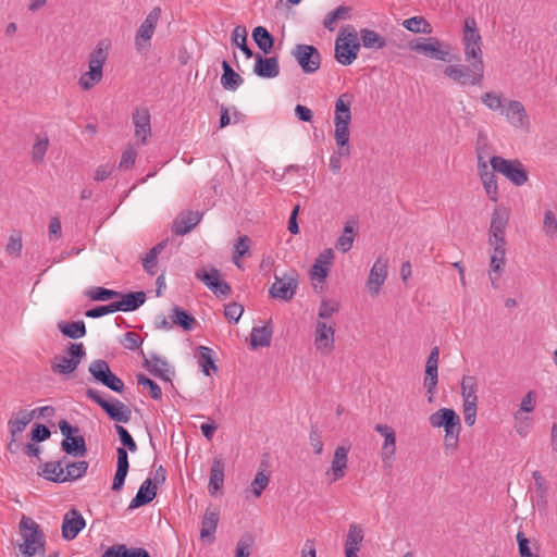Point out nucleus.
<instances>
[{
  "mask_svg": "<svg viewBox=\"0 0 557 557\" xmlns=\"http://www.w3.org/2000/svg\"><path fill=\"white\" fill-rule=\"evenodd\" d=\"M136 158H137L136 149L133 146L126 147L121 156L119 169L122 171L132 169L135 164Z\"/></svg>",
  "mask_w": 557,
  "mask_h": 557,
  "instance_id": "62",
  "label": "nucleus"
},
{
  "mask_svg": "<svg viewBox=\"0 0 557 557\" xmlns=\"http://www.w3.org/2000/svg\"><path fill=\"white\" fill-rule=\"evenodd\" d=\"M355 236H356L355 222L354 221L346 222L342 234L339 235V237L336 240V244H335L336 249L344 253L348 252L352 248V245L355 242Z\"/></svg>",
  "mask_w": 557,
  "mask_h": 557,
  "instance_id": "43",
  "label": "nucleus"
},
{
  "mask_svg": "<svg viewBox=\"0 0 557 557\" xmlns=\"http://www.w3.org/2000/svg\"><path fill=\"white\" fill-rule=\"evenodd\" d=\"M505 100L502 94L496 91H486L481 95V102L491 111L502 112Z\"/></svg>",
  "mask_w": 557,
  "mask_h": 557,
  "instance_id": "54",
  "label": "nucleus"
},
{
  "mask_svg": "<svg viewBox=\"0 0 557 557\" xmlns=\"http://www.w3.org/2000/svg\"><path fill=\"white\" fill-rule=\"evenodd\" d=\"M225 463L221 457L213 458L210 469V476L208 483V492L211 496L216 495L224 484Z\"/></svg>",
  "mask_w": 557,
  "mask_h": 557,
  "instance_id": "30",
  "label": "nucleus"
},
{
  "mask_svg": "<svg viewBox=\"0 0 557 557\" xmlns=\"http://www.w3.org/2000/svg\"><path fill=\"white\" fill-rule=\"evenodd\" d=\"M500 114L513 128L529 131L530 119L523 103L519 100H505Z\"/></svg>",
  "mask_w": 557,
  "mask_h": 557,
  "instance_id": "18",
  "label": "nucleus"
},
{
  "mask_svg": "<svg viewBox=\"0 0 557 557\" xmlns=\"http://www.w3.org/2000/svg\"><path fill=\"white\" fill-rule=\"evenodd\" d=\"M388 275V259L380 256L374 261L366 287L371 296H377Z\"/></svg>",
  "mask_w": 557,
  "mask_h": 557,
  "instance_id": "20",
  "label": "nucleus"
},
{
  "mask_svg": "<svg viewBox=\"0 0 557 557\" xmlns=\"http://www.w3.org/2000/svg\"><path fill=\"white\" fill-rule=\"evenodd\" d=\"M110 41L101 39L88 55V71L78 78V86L87 91L99 84L103 78V66L108 60Z\"/></svg>",
  "mask_w": 557,
  "mask_h": 557,
  "instance_id": "2",
  "label": "nucleus"
},
{
  "mask_svg": "<svg viewBox=\"0 0 557 557\" xmlns=\"http://www.w3.org/2000/svg\"><path fill=\"white\" fill-rule=\"evenodd\" d=\"M462 397V413L465 423L472 426L476 420L478 410V380L473 375H463L460 382Z\"/></svg>",
  "mask_w": 557,
  "mask_h": 557,
  "instance_id": "7",
  "label": "nucleus"
},
{
  "mask_svg": "<svg viewBox=\"0 0 557 557\" xmlns=\"http://www.w3.org/2000/svg\"><path fill=\"white\" fill-rule=\"evenodd\" d=\"M409 49L433 60L451 62V46L436 37H421L409 42Z\"/></svg>",
  "mask_w": 557,
  "mask_h": 557,
  "instance_id": "4",
  "label": "nucleus"
},
{
  "mask_svg": "<svg viewBox=\"0 0 557 557\" xmlns=\"http://www.w3.org/2000/svg\"><path fill=\"white\" fill-rule=\"evenodd\" d=\"M490 164L494 171L504 175L516 186H522L529 180L528 171L519 160H508L499 156H493Z\"/></svg>",
  "mask_w": 557,
  "mask_h": 557,
  "instance_id": "9",
  "label": "nucleus"
},
{
  "mask_svg": "<svg viewBox=\"0 0 557 557\" xmlns=\"http://www.w3.org/2000/svg\"><path fill=\"white\" fill-rule=\"evenodd\" d=\"M469 63L470 66L468 67L461 64L447 65L443 73L447 78L459 85L479 86L484 78V63L481 61Z\"/></svg>",
  "mask_w": 557,
  "mask_h": 557,
  "instance_id": "6",
  "label": "nucleus"
},
{
  "mask_svg": "<svg viewBox=\"0 0 557 557\" xmlns=\"http://www.w3.org/2000/svg\"><path fill=\"white\" fill-rule=\"evenodd\" d=\"M403 27L414 34L430 35L433 29L431 24L423 16H412L401 23Z\"/></svg>",
  "mask_w": 557,
  "mask_h": 557,
  "instance_id": "47",
  "label": "nucleus"
},
{
  "mask_svg": "<svg viewBox=\"0 0 557 557\" xmlns=\"http://www.w3.org/2000/svg\"><path fill=\"white\" fill-rule=\"evenodd\" d=\"M220 520V512L216 508H207L202 520H201V529H200V540L206 541L208 543H212L214 541V534L216 532L218 523Z\"/></svg>",
  "mask_w": 557,
  "mask_h": 557,
  "instance_id": "27",
  "label": "nucleus"
},
{
  "mask_svg": "<svg viewBox=\"0 0 557 557\" xmlns=\"http://www.w3.org/2000/svg\"><path fill=\"white\" fill-rule=\"evenodd\" d=\"M339 310V302L335 299H323L318 310V321H326Z\"/></svg>",
  "mask_w": 557,
  "mask_h": 557,
  "instance_id": "56",
  "label": "nucleus"
},
{
  "mask_svg": "<svg viewBox=\"0 0 557 557\" xmlns=\"http://www.w3.org/2000/svg\"><path fill=\"white\" fill-rule=\"evenodd\" d=\"M360 42L357 32L345 29L335 41V59L342 65H350L358 57Z\"/></svg>",
  "mask_w": 557,
  "mask_h": 557,
  "instance_id": "8",
  "label": "nucleus"
},
{
  "mask_svg": "<svg viewBox=\"0 0 557 557\" xmlns=\"http://www.w3.org/2000/svg\"><path fill=\"white\" fill-rule=\"evenodd\" d=\"M333 259L332 249H326L315 259L310 275L313 281H318L320 283L324 282L327 276L329 269L331 267Z\"/></svg>",
  "mask_w": 557,
  "mask_h": 557,
  "instance_id": "33",
  "label": "nucleus"
},
{
  "mask_svg": "<svg viewBox=\"0 0 557 557\" xmlns=\"http://www.w3.org/2000/svg\"><path fill=\"white\" fill-rule=\"evenodd\" d=\"M157 495V486L152 485V480L150 478L146 479L141 485L135 497L129 503V509H135L141 507L146 504L152 502V499Z\"/></svg>",
  "mask_w": 557,
  "mask_h": 557,
  "instance_id": "35",
  "label": "nucleus"
},
{
  "mask_svg": "<svg viewBox=\"0 0 557 557\" xmlns=\"http://www.w3.org/2000/svg\"><path fill=\"white\" fill-rule=\"evenodd\" d=\"M85 525V519L78 510H69L63 517L61 527L63 539L66 541L74 540Z\"/></svg>",
  "mask_w": 557,
  "mask_h": 557,
  "instance_id": "23",
  "label": "nucleus"
},
{
  "mask_svg": "<svg viewBox=\"0 0 557 557\" xmlns=\"http://www.w3.org/2000/svg\"><path fill=\"white\" fill-rule=\"evenodd\" d=\"M437 382H438V364L426 363L425 364V376H424L423 384L429 394H433L435 392Z\"/></svg>",
  "mask_w": 557,
  "mask_h": 557,
  "instance_id": "58",
  "label": "nucleus"
},
{
  "mask_svg": "<svg viewBox=\"0 0 557 557\" xmlns=\"http://www.w3.org/2000/svg\"><path fill=\"white\" fill-rule=\"evenodd\" d=\"M88 469V462L85 460L66 462L65 461V482L75 481L83 478Z\"/></svg>",
  "mask_w": 557,
  "mask_h": 557,
  "instance_id": "53",
  "label": "nucleus"
},
{
  "mask_svg": "<svg viewBox=\"0 0 557 557\" xmlns=\"http://www.w3.org/2000/svg\"><path fill=\"white\" fill-rule=\"evenodd\" d=\"M62 450L73 457H84L87 453L85 438L82 435H72L61 443Z\"/></svg>",
  "mask_w": 557,
  "mask_h": 557,
  "instance_id": "39",
  "label": "nucleus"
},
{
  "mask_svg": "<svg viewBox=\"0 0 557 557\" xmlns=\"http://www.w3.org/2000/svg\"><path fill=\"white\" fill-rule=\"evenodd\" d=\"M543 233L546 237L555 239L557 237V218L553 210L547 209L543 216Z\"/></svg>",
  "mask_w": 557,
  "mask_h": 557,
  "instance_id": "57",
  "label": "nucleus"
},
{
  "mask_svg": "<svg viewBox=\"0 0 557 557\" xmlns=\"http://www.w3.org/2000/svg\"><path fill=\"white\" fill-rule=\"evenodd\" d=\"M509 223L507 209L496 207L491 216L487 237H506V230Z\"/></svg>",
  "mask_w": 557,
  "mask_h": 557,
  "instance_id": "29",
  "label": "nucleus"
},
{
  "mask_svg": "<svg viewBox=\"0 0 557 557\" xmlns=\"http://www.w3.org/2000/svg\"><path fill=\"white\" fill-rule=\"evenodd\" d=\"M349 451L350 444H341L335 448L330 469L325 473L331 483H334L346 475Z\"/></svg>",
  "mask_w": 557,
  "mask_h": 557,
  "instance_id": "21",
  "label": "nucleus"
},
{
  "mask_svg": "<svg viewBox=\"0 0 557 557\" xmlns=\"http://www.w3.org/2000/svg\"><path fill=\"white\" fill-rule=\"evenodd\" d=\"M145 368L150 374L164 382H171V377L174 374L169 362L157 355H151L149 358L145 359Z\"/></svg>",
  "mask_w": 557,
  "mask_h": 557,
  "instance_id": "28",
  "label": "nucleus"
},
{
  "mask_svg": "<svg viewBox=\"0 0 557 557\" xmlns=\"http://www.w3.org/2000/svg\"><path fill=\"white\" fill-rule=\"evenodd\" d=\"M121 299L114 301V308L117 311H134L138 309L146 301V294L144 292H135L127 294H120Z\"/></svg>",
  "mask_w": 557,
  "mask_h": 557,
  "instance_id": "34",
  "label": "nucleus"
},
{
  "mask_svg": "<svg viewBox=\"0 0 557 557\" xmlns=\"http://www.w3.org/2000/svg\"><path fill=\"white\" fill-rule=\"evenodd\" d=\"M170 319L172 324L181 326L184 331H191L196 324V319L178 306L171 309Z\"/></svg>",
  "mask_w": 557,
  "mask_h": 557,
  "instance_id": "42",
  "label": "nucleus"
},
{
  "mask_svg": "<svg viewBox=\"0 0 557 557\" xmlns=\"http://www.w3.org/2000/svg\"><path fill=\"white\" fill-rule=\"evenodd\" d=\"M534 421L533 418L527 414H522L520 412L513 413V428L516 433L520 437H527L532 428H533Z\"/></svg>",
  "mask_w": 557,
  "mask_h": 557,
  "instance_id": "52",
  "label": "nucleus"
},
{
  "mask_svg": "<svg viewBox=\"0 0 557 557\" xmlns=\"http://www.w3.org/2000/svg\"><path fill=\"white\" fill-rule=\"evenodd\" d=\"M292 55L306 74H313L321 66V53L312 45H296L292 51Z\"/></svg>",
  "mask_w": 557,
  "mask_h": 557,
  "instance_id": "14",
  "label": "nucleus"
},
{
  "mask_svg": "<svg viewBox=\"0 0 557 557\" xmlns=\"http://www.w3.org/2000/svg\"><path fill=\"white\" fill-rule=\"evenodd\" d=\"M462 44L467 62H483L482 38L478 30L476 22L472 17L465 20Z\"/></svg>",
  "mask_w": 557,
  "mask_h": 557,
  "instance_id": "10",
  "label": "nucleus"
},
{
  "mask_svg": "<svg viewBox=\"0 0 557 557\" xmlns=\"http://www.w3.org/2000/svg\"><path fill=\"white\" fill-rule=\"evenodd\" d=\"M35 411H30L27 408H21L17 411L12 412L8 420V430L12 442H16L18 435L26 429V426L34 420Z\"/></svg>",
  "mask_w": 557,
  "mask_h": 557,
  "instance_id": "24",
  "label": "nucleus"
},
{
  "mask_svg": "<svg viewBox=\"0 0 557 557\" xmlns=\"http://www.w3.org/2000/svg\"><path fill=\"white\" fill-rule=\"evenodd\" d=\"M255 67L253 72L263 78H274L280 74L278 61L276 58H263L257 53L255 55Z\"/></svg>",
  "mask_w": 557,
  "mask_h": 557,
  "instance_id": "31",
  "label": "nucleus"
},
{
  "mask_svg": "<svg viewBox=\"0 0 557 557\" xmlns=\"http://www.w3.org/2000/svg\"><path fill=\"white\" fill-rule=\"evenodd\" d=\"M433 428H444L447 447H457L461 422L459 416L450 408H441L429 417Z\"/></svg>",
  "mask_w": 557,
  "mask_h": 557,
  "instance_id": "5",
  "label": "nucleus"
},
{
  "mask_svg": "<svg viewBox=\"0 0 557 557\" xmlns=\"http://www.w3.org/2000/svg\"><path fill=\"white\" fill-rule=\"evenodd\" d=\"M87 296L95 301H108L119 298L120 293L103 287H94L87 292Z\"/></svg>",
  "mask_w": 557,
  "mask_h": 557,
  "instance_id": "60",
  "label": "nucleus"
},
{
  "mask_svg": "<svg viewBox=\"0 0 557 557\" xmlns=\"http://www.w3.org/2000/svg\"><path fill=\"white\" fill-rule=\"evenodd\" d=\"M222 69L221 85L226 90L235 91L244 83L243 77L232 69L227 61L222 62Z\"/></svg>",
  "mask_w": 557,
  "mask_h": 557,
  "instance_id": "40",
  "label": "nucleus"
},
{
  "mask_svg": "<svg viewBox=\"0 0 557 557\" xmlns=\"http://www.w3.org/2000/svg\"><path fill=\"white\" fill-rule=\"evenodd\" d=\"M216 268H200L196 270L195 277L203 283L216 297H227L232 293L231 285L220 278Z\"/></svg>",
  "mask_w": 557,
  "mask_h": 557,
  "instance_id": "17",
  "label": "nucleus"
},
{
  "mask_svg": "<svg viewBox=\"0 0 557 557\" xmlns=\"http://www.w3.org/2000/svg\"><path fill=\"white\" fill-rule=\"evenodd\" d=\"M361 42L368 49H383L386 40L379 33L372 29L363 28L360 30Z\"/></svg>",
  "mask_w": 557,
  "mask_h": 557,
  "instance_id": "48",
  "label": "nucleus"
},
{
  "mask_svg": "<svg viewBox=\"0 0 557 557\" xmlns=\"http://www.w3.org/2000/svg\"><path fill=\"white\" fill-rule=\"evenodd\" d=\"M351 96L342 94L335 101L334 111V139L338 146L336 154L330 157V169L337 173L342 168L341 158L350 154L349 147V125L351 123Z\"/></svg>",
  "mask_w": 557,
  "mask_h": 557,
  "instance_id": "1",
  "label": "nucleus"
},
{
  "mask_svg": "<svg viewBox=\"0 0 557 557\" xmlns=\"http://www.w3.org/2000/svg\"><path fill=\"white\" fill-rule=\"evenodd\" d=\"M85 355L86 351L82 343L70 344L66 356L55 357L52 371L64 375L71 374L77 369Z\"/></svg>",
  "mask_w": 557,
  "mask_h": 557,
  "instance_id": "15",
  "label": "nucleus"
},
{
  "mask_svg": "<svg viewBox=\"0 0 557 557\" xmlns=\"http://www.w3.org/2000/svg\"><path fill=\"white\" fill-rule=\"evenodd\" d=\"M42 475L45 479L52 482H65V459L62 461L46 462L42 469Z\"/></svg>",
  "mask_w": 557,
  "mask_h": 557,
  "instance_id": "41",
  "label": "nucleus"
},
{
  "mask_svg": "<svg viewBox=\"0 0 557 557\" xmlns=\"http://www.w3.org/2000/svg\"><path fill=\"white\" fill-rule=\"evenodd\" d=\"M198 351V363L201 371L209 376L211 374V370L214 372L218 370L214 361L215 352L207 346H199Z\"/></svg>",
  "mask_w": 557,
  "mask_h": 557,
  "instance_id": "44",
  "label": "nucleus"
},
{
  "mask_svg": "<svg viewBox=\"0 0 557 557\" xmlns=\"http://www.w3.org/2000/svg\"><path fill=\"white\" fill-rule=\"evenodd\" d=\"M252 39L261 51L264 53L271 52L274 45V39L267 28L263 26L255 27L252 30Z\"/></svg>",
  "mask_w": 557,
  "mask_h": 557,
  "instance_id": "45",
  "label": "nucleus"
},
{
  "mask_svg": "<svg viewBox=\"0 0 557 557\" xmlns=\"http://www.w3.org/2000/svg\"><path fill=\"white\" fill-rule=\"evenodd\" d=\"M348 11V8L341 5L335 10L331 11L330 13H327L323 20L324 27L327 28L329 30H334L335 23L338 20L347 18Z\"/></svg>",
  "mask_w": 557,
  "mask_h": 557,
  "instance_id": "59",
  "label": "nucleus"
},
{
  "mask_svg": "<svg viewBox=\"0 0 557 557\" xmlns=\"http://www.w3.org/2000/svg\"><path fill=\"white\" fill-rule=\"evenodd\" d=\"M86 395L90 400L98 404L110 417V419L123 423L129 421L132 414L131 409L119 399L108 401L107 399L101 397L100 393L97 389L94 388H87Z\"/></svg>",
  "mask_w": 557,
  "mask_h": 557,
  "instance_id": "12",
  "label": "nucleus"
},
{
  "mask_svg": "<svg viewBox=\"0 0 557 557\" xmlns=\"http://www.w3.org/2000/svg\"><path fill=\"white\" fill-rule=\"evenodd\" d=\"M315 351L322 356L330 355L335 348V323L317 321L313 332Z\"/></svg>",
  "mask_w": 557,
  "mask_h": 557,
  "instance_id": "13",
  "label": "nucleus"
},
{
  "mask_svg": "<svg viewBox=\"0 0 557 557\" xmlns=\"http://www.w3.org/2000/svg\"><path fill=\"white\" fill-rule=\"evenodd\" d=\"M201 218L202 215L198 211L182 214L181 218L174 222V233L177 235L189 233L201 221Z\"/></svg>",
  "mask_w": 557,
  "mask_h": 557,
  "instance_id": "38",
  "label": "nucleus"
},
{
  "mask_svg": "<svg viewBox=\"0 0 557 557\" xmlns=\"http://www.w3.org/2000/svg\"><path fill=\"white\" fill-rule=\"evenodd\" d=\"M297 287L298 274L295 270H289L282 275H274V282L269 288V296L288 302L296 294Z\"/></svg>",
  "mask_w": 557,
  "mask_h": 557,
  "instance_id": "11",
  "label": "nucleus"
},
{
  "mask_svg": "<svg viewBox=\"0 0 557 557\" xmlns=\"http://www.w3.org/2000/svg\"><path fill=\"white\" fill-rule=\"evenodd\" d=\"M22 248L23 243L21 233L11 234L5 246L7 253L13 257H18L21 255Z\"/></svg>",
  "mask_w": 557,
  "mask_h": 557,
  "instance_id": "64",
  "label": "nucleus"
},
{
  "mask_svg": "<svg viewBox=\"0 0 557 557\" xmlns=\"http://www.w3.org/2000/svg\"><path fill=\"white\" fill-rule=\"evenodd\" d=\"M232 44L238 47L247 59L253 57L252 50L247 45V29L243 25H238L232 33Z\"/></svg>",
  "mask_w": 557,
  "mask_h": 557,
  "instance_id": "50",
  "label": "nucleus"
},
{
  "mask_svg": "<svg viewBox=\"0 0 557 557\" xmlns=\"http://www.w3.org/2000/svg\"><path fill=\"white\" fill-rule=\"evenodd\" d=\"M364 530L359 523L349 524L345 539V557H358V552L362 546Z\"/></svg>",
  "mask_w": 557,
  "mask_h": 557,
  "instance_id": "25",
  "label": "nucleus"
},
{
  "mask_svg": "<svg viewBox=\"0 0 557 557\" xmlns=\"http://www.w3.org/2000/svg\"><path fill=\"white\" fill-rule=\"evenodd\" d=\"M88 371L97 382L103 384L111 391L115 393H122L124 391L123 381L112 373L107 361L101 359L92 361L89 364Z\"/></svg>",
  "mask_w": 557,
  "mask_h": 557,
  "instance_id": "16",
  "label": "nucleus"
},
{
  "mask_svg": "<svg viewBox=\"0 0 557 557\" xmlns=\"http://www.w3.org/2000/svg\"><path fill=\"white\" fill-rule=\"evenodd\" d=\"M137 383H138V385L147 387L149 389V392H150V396L153 399L157 400V399H160L162 397V391H161L160 386L154 381H152L151 379L147 377L146 375L138 374L137 375Z\"/></svg>",
  "mask_w": 557,
  "mask_h": 557,
  "instance_id": "63",
  "label": "nucleus"
},
{
  "mask_svg": "<svg viewBox=\"0 0 557 557\" xmlns=\"http://www.w3.org/2000/svg\"><path fill=\"white\" fill-rule=\"evenodd\" d=\"M22 543L18 544V553L22 557H33L45 552V535L37 522L23 517L20 521Z\"/></svg>",
  "mask_w": 557,
  "mask_h": 557,
  "instance_id": "3",
  "label": "nucleus"
},
{
  "mask_svg": "<svg viewBox=\"0 0 557 557\" xmlns=\"http://www.w3.org/2000/svg\"><path fill=\"white\" fill-rule=\"evenodd\" d=\"M117 454V462H116V471L112 483V491L120 492L125 482V478L128 472L129 463H128V455L125 448L119 447L116 449Z\"/></svg>",
  "mask_w": 557,
  "mask_h": 557,
  "instance_id": "32",
  "label": "nucleus"
},
{
  "mask_svg": "<svg viewBox=\"0 0 557 557\" xmlns=\"http://www.w3.org/2000/svg\"><path fill=\"white\" fill-rule=\"evenodd\" d=\"M58 327L69 338L77 339L86 335V326L83 321L60 322Z\"/></svg>",
  "mask_w": 557,
  "mask_h": 557,
  "instance_id": "49",
  "label": "nucleus"
},
{
  "mask_svg": "<svg viewBox=\"0 0 557 557\" xmlns=\"http://www.w3.org/2000/svg\"><path fill=\"white\" fill-rule=\"evenodd\" d=\"M374 430L384 437L381 456H385L386 459L393 458L396 453L395 431L386 424H376Z\"/></svg>",
  "mask_w": 557,
  "mask_h": 557,
  "instance_id": "36",
  "label": "nucleus"
},
{
  "mask_svg": "<svg viewBox=\"0 0 557 557\" xmlns=\"http://www.w3.org/2000/svg\"><path fill=\"white\" fill-rule=\"evenodd\" d=\"M133 124L135 137L139 138L141 144H146L151 135L149 110L147 108H137L133 113Z\"/></svg>",
  "mask_w": 557,
  "mask_h": 557,
  "instance_id": "26",
  "label": "nucleus"
},
{
  "mask_svg": "<svg viewBox=\"0 0 557 557\" xmlns=\"http://www.w3.org/2000/svg\"><path fill=\"white\" fill-rule=\"evenodd\" d=\"M165 246L166 240H163L146 253V257L143 259V267L148 274H156L158 255L164 249Z\"/></svg>",
  "mask_w": 557,
  "mask_h": 557,
  "instance_id": "51",
  "label": "nucleus"
},
{
  "mask_svg": "<svg viewBox=\"0 0 557 557\" xmlns=\"http://www.w3.org/2000/svg\"><path fill=\"white\" fill-rule=\"evenodd\" d=\"M478 171L487 197L493 202H496L498 200V185L494 174L496 171L493 168L490 169L482 157L478 158Z\"/></svg>",
  "mask_w": 557,
  "mask_h": 557,
  "instance_id": "22",
  "label": "nucleus"
},
{
  "mask_svg": "<svg viewBox=\"0 0 557 557\" xmlns=\"http://www.w3.org/2000/svg\"><path fill=\"white\" fill-rule=\"evenodd\" d=\"M49 139L47 135H38L32 148V160L34 163H41L45 159Z\"/></svg>",
  "mask_w": 557,
  "mask_h": 557,
  "instance_id": "55",
  "label": "nucleus"
},
{
  "mask_svg": "<svg viewBox=\"0 0 557 557\" xmlns=\"http://www.w3.org/2000/svg\"><path fill=\"white\" fill-rule=\"evenodd\" d=\"M269 482V474H265L263 471H258L250 484L249 491L253 494L256 498H258L262 495V492L267 488Z\"/></svg>",
  "mask_w": 557,
  "mask_h": 557,
  "instance_id": "61",
  "label": "nucleus"
},
{
  "mask_svg": "<svg viewBox=\"0 0 557 557\" xmlns=\"http://www.w3.org/2000/svg\"><path fill=\"white\" fill-rule=\"evenodd\" d=\"M160 16L161 9L156 7L148 13L144 22L140 24L135 36V47L138 51L147 50L150 47V40L154 34Z\"/></svg>",
  "mask_w": 557,
  "mask_h": 557,
  "instance_id": "19",
  "label": "nucleus"
},
{
  "mask_svg": "<svg viewBox=\"0 0 557 557\" xmlns=\"http://www.w3.org/2000/svg\"><path fill=\"white\" fill-rule=\"evenodd\" d=\"M507 253H490L488 276L493 288H498L499 280L505 271Z\"/></svg>",
  "mask_w": 557,
  "mask_h": 557,
  "instance_id": "37",
  "label": "nucleus"
},
{
  "mask_svg": "<svg viewBox=\"0 0 557 557\" xmlns=\"http://www.w3.org/2000/svg\"><path fill=\"white\" fill-rule=\"evenodd\" d=\"M272 329L270 326L253 327L250 334V345L252 348L268 347L271 344Z\"/></svg>",
  "mask_w": 557,
  "mask_h": 557,
  "instance_id": "46",
  "label": "nucleus"
}]
</instances>
